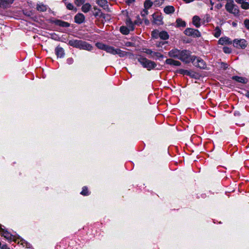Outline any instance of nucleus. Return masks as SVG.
<instances>
[{
	"instance_id": "1",
	"label": "nucleus",
	"mask_w": 249,
	"mask_h": 249,
	"mask_svg": "<svg viewBox=\"0 0 249 249\" xmlns=\"http://www.w3.org/2000/svg\"><path fill=\"white\" fill-rule=\"evenodd\" d=\"M68 44L73 47L89 51L92 50L93 48L90 44L82 40L71 39L69 40Z\"/></svg>"
},
{
	"instance_id": "2",
	"label": "nucleus",
	"mask_w": 249,
	"mask_h": 249,
	"mask_svg": "<svg viewBox=\"0 0 249 249\" xmlns=\"http://www.w3.org/2000/svg\"><path fill=\"white\" fill-rule=\"evenodd\" d=\"M138 60L143 68L147 69L148 71L154 69L157 66L155 62L150 60L142 55L139 56Z\"/></svg>"
},
{
	"instance_id": "3",
	"label": "nucleus",
	"mask_w": 249,
	"mask_h": 249,
	"mask_svg": "<svg viewBox=\"0 0 249 249\" xmlns=\"http://www.w3.org/2000/svg\"><path fill=\"white\" fill-rule=\"evenodd\" d=\"M225 8L226 10L230 13L233 14L235 16L239 15V10L237 5H236L232 0L228 1L226 5Z\"/></svg>"
},
{
	"instance_id": "4",
	"label": "nucleus",
	"mask_w": 249,
	"mask_h": 249,
	"mask_svg": "<svg viewBox=\"0 0 249 249\" xmlns=\"http://www.w3.org/2000/svg\"><path fill=\"white\" fill-rule=\"evenodd\" d=\"M191 59L192 63L195 67L203 69L206 68V63L202 58L193 55Z\"/></svg>"
},
{
	"instance_id": "5",
	"label": "nucleus",
	"mask_w": 249,
	"mask_h": 249,
	"mask_svg": "<svg viewBox=\"0 0 249 249\" xmlns=\"http://www.w3.org/2000/svg\"><path fill=\"white\" fill-rule=\"evenodd\" d=\"M189 51L186 50H180L179 59L185 62V63H189L191 61V57Z\"/></svg>"
},
{
	"instance_id": "6",
	"label": "nucleus",
	"mask_w": 249,
	"mask_h": 249,
	"mask_svg": "<svg viewBox=\"0 0 249 249\" xmlns=\"http://www.w3.org/2000/svg\"><path fill=\"white\" fill-rule=\"evenodd\" d=\"M248 43L244 39H235L233 41V45L234 47L238 49H245L247 46Z\"/></svg>"
},
{
	"instance_id": "7",
	"label": "nucleus",
	"mask_w": 249,
	"mask_h": 249,
	"mask_svg": "<svg viewBox=\"0 0 249 249\" xmlns=\"http://www.w3.org/2000/svg\"><path fill=\"white\" fill-rule=\"evenodd\" d=\"M184 33L188 36H191L194 37H199L201 36L200 33L198 30L188 28L185 30Z\"/></svg>"
},
{
	"instance_id": "8",
	"label": "nucleus",
	"mask_w": 249,
	"mask_h": 249,
	"mask_svg": "<svg viewBox=\"0 0 249 249\" xmlns=\"http://www.w3.org/2000/svg\"><path fill=\"white\" fill-rule=\"evenodd\" d=\"M0 232L1 235L4 236L7 240L15 242L16 237L12 235L7 231L2 229L1 225H0Z\"/></svg>"
},
{
	"instance_id": "9",
	"label": "nucleus",
	"mask_w": 249,
	"mask_h": 249,
	"mask_svg": "<svg viewBox=\"0 0 249 249\" xmlns=\"http://www.w3.org/2000/svg\"><path fill=\"white\" fill-rule=\"evenodd\" d=\"M180 50L175 48L168 52V56L170 57H174L179 59Z\"/></svg>"
},
{
	"instance_id": "10",
	"label": "nucleus",
	"mask_w": 249,
	"mask_h": 249,
	"mask_svg": "<svg viewBox=\"0 0 249 249\" xmlns=\"http://www.w3.org/2000/svg\"><path fill=\"white\" fill-rule=\"evenodd\" d=\"M85 17L82 13H78L74 17V21L78 24H81L85 21Z\"/></svg>"
},
{
	"instance_id": "11",
	"label": "nucleus",
	"mask_w": 249,
	"mask_h": 249,
	"mask_svg": "<svg viewBox=\"0 0 249 249\" xmlns=\"http://www.w3.org/2000/svg\"><path fill=\"white\" fill-rule=\"evenodd\" d=\"M96 3L108 12L110 11L107 0H97Z\"/></svg>"
},
{
	"instance_id": "12",
	"label": "nucleus",
	"mask_w": 249,
	"mask_h": 249,
	"mask_svg": "<svg viewBox=\"0 0 249 249\" xmlns=\"http://www.w3.org/2000/svg\"><path fill=\"white\" fill-rule=\"evenodd\" d=\"M15 242L18 244H20L23 247H25L27 248H30L31 247V244L30 243L19 237H16Z\"/></svg>"
},
{
	"instance_id": "13",
	"label": "nucleus",
	"mask_w": 249,
	"mask_h": 249,
	"mask_svg": "<svg viewBox=\"0 0 249 249\" xmlns=\"http://www.w3.org/2000/svg\"><path fill=\"white\" fill-rule=\"evenodd\" d=\"M153 18V23L157 25L162 24V18L158 14H153L152 15Z\"/></svg>"
},
{
	"instance_id": "14",
	"label": "nucleus",
	"mask_w": 249,
	"mask_h": 249,
	"mask_svg": "<svg viewBox=\"0 0 249 249\" xmlns=\"http://www.w3.org/2000/svg\"><path fill=\"white\" fill-rule=\"evenodd\" d=\"M55 54L57 57L62 58L64 56L65 52L63 48L59 46L56 47L55 49Z\"/></svg>"
},
{
	"instance_id": "15",
	"label": "nucleus",
	"mask_w": 249,
	"mask_h": 249,
	"mask_svg": "<svg viewBox=\"0 0 249 249\" xmlns=\"http://www.w3.org/2000/svg\"><path fill=\"white\" fill-rule=\"evenodd\" d=\"M231 79L232 80H235V81H236L237 82L242 83V84H246L248 81V80L247 78H246L245 77H243L238 76H233L231 77Z\"/></svg>"
},
{
	"instance_id": "16",
	"label": "nucleus",
	"mask_w": 249,
	"mask_h": 249,
	"mask_svg": "<svg viewBox=\"0 0 249 249\" xmlns=\"http://www.w3.org/2000/svg\"><path fill=\"white\" fill-rule=\"evenodd\" d=\"M15 0H0V7L6 8L13 3Z\"/></svg>"
},
{
	"instance_id": "17",
	"label": "nucleus",
	"mask_w": 249,
	"mask_h": 249,
	"mask_svg": "<svg viewBox=\"0 0 249 249\" xmlns=\"http://www.w3.org/2000/svg\"><path fill=\"white\" fill-rule=\"evenodd\" d=\"M165 63L170 65L179 66L181 65V63L178 60H175L171 58L167 59L165 61Z\"/></svg>"
},
{
	"instance_id": "18",
	"label": "nucleus",
	"mask_w": 249,
	"mask_h": 249,
	"mask_svg": "<svg viewBox=\"0 0 249 249\" xmlns=\"http://www.w3.org/2000/svg\"><path fill=\"white\" fill-rule=\"evenodd\" d=\"M48 8V6L43 3L37 4L36 7V10L40 12H46Z\"/></svg>"
},
{
	"instance_id": "19",
	"label": "nucleus",
	"mask_w": 249,
	"mask_h": 249,
	"mask_svg": "<svg viewBox=\"0 0 249 249\" xmlns=\"http://www.w3.org/2000/svg\"><path fill=\"white\" fill-rule=\"evenodd\" d=\"M218 43L221 45L229 44L231 43L230 38L227 37H221L218 40Z\"/></svg>"
},
{
	"instance_id": "20",
	"label": "nucleus",
	"mask_w": 249,
	"mask_h": 249,
	"mask_svg": "<svg viewBox=\"0 0 249 249\" xmlns=\"http://www.w3.org/2000/svg\"><path fill=\"white\" fill-rule=\"evenodd\" d=\"M192 22L196 28H199L200 26V18L197 16H195L193 18Z\"/></svg>"
},
{
	"instance_id": "21",
	"label": "nucleus",
	"mask_w": 249,
	"mask_h": 249,
	"mask_svg": "<svg viewBox=\"0 0 249 249\" xmlns=\"http://www.w3.org/2000/svg\"><path fill=\"white\" fill-rule=\"evenodd\" d=\"M55 23L58 26L63 27H69L70 26V24L69 23L61 20H56L55 21Z\"/></svg>"
},
{
	"instance_id": "22",
	"label": "nucleus",
	"mask_w": 249,
	"mask_h": 249,
	"mask_svg": "<svg viewBox=\"0 0 249 249\" xmlns=\"http://www.w3.org/2000/svg\"><path fill=\"white\" fill-rule=\"evenodd\" d=\"M116 54H118L120 57H124L128 55H132L131 53L122 51L120 49H117L116 51Z\"/></svg>"
},
{
	"instance_id": "23",
	"label": "nucleus",
	"mask_w": 249,
	"mask_h": 249,
	"mask_svg": "<svg viewBox=\"0 0 249 249\" xmlns=\"http://www.w3.org/2000/svg\"><path fill=\"white\" fill-rule=\"evenodd\" d=\"M126 24L127 27L130 30L133 31L134 30V22L133 23L130 18H128L126 20Z\"/></svg>"
},
{
	"instance_id": "24",
	"label": "nucleus",
	"mask_w": 249,
	"mask_h": 249,
	"mask_svg": "<svg viewBox=\"0 0 249 249\" xmlns=\"http://www.w3.org/2000/svg\"><path fill=\"white\" fill-rule=\"evenodd\" d=\"M164 12L167 14H172L175 12V8L173 6H167L164 9Z\"/></svg>"
},
{
	"instance_id": "25",
	"label": "nucleus",
	"mask_w": 249,
	"mask_h": 249,
	"mask_svg": "<svg viewBox=\"0 0 249 249\" xmlns=\"http://www.w3.org/2000/svg\"><path fill=\"white\" fill-rule=\"evenodd\" d=\"M91 7V5L89 3L84 4L81 8L82 11L84 13H87L90 10Z\"/></svg>"
},
{
	"instance_id": "26",
	"label": "nucleus",
	"mask_w": 249,
	"mask_h": 249,
	"mask_svg": "<svg viewBox=\"0 0 249 249\" xmlns=\"http://www.w3.org/2000/svg\"><path fill=\"white\" fill-rule=\"evenodd\" d=\"M117 49H115L114 47L112 46L107 45V47L106 48V51L107 53L115 55L116 54Z\"/></svg>"
},
{
	"instance_id": "27",
	"label": "nucleus",
	"mask_w": 249,
	"mask_h": 249,
	"mask_svg": "<svg viewBox=\"0 0 249 249\" xmlns=\"http://www.w3.org/2000/svg\"><path fill=\"white\" fill-rule=\"evenodd\" d=\"M159 36H160V37L163 40H166L169 38V35L166 31H161L160 32V33L159 34Z\"/></svg>"
},
{
	"instance_id": "28",
	"label": "nucleus",
	"mask_w": 249,
	"mask_h": 249,
	"mask_svg": "<svg viewBox=\"0 0 249 249\" xmlns=\"http://www.w3.org/2000/svg\"><path fill=\"white\" fill-rule=\"evenodd\" d=\"M178 72L180 74L189 75L192 77L194 76V74H192L193 72L192 71H189L188 70L180 69L178 71Z\"/></svg>"
},
{
	"instance_id": "29",
	"label": "nucleus",
	"mask_w": 249,
	"mask_h": 249,
	"mask_svg": "<svg viewBox=\"0 0 249 249\" xmlns=\"http://www.w3.org/2000/svg\"><path fill=\"white\" fill-rule=\"evenodd\" d=\"M94 11L93 12V15L95 17H101L102 13L101 12V10L97 8L96 7H93Z\"/></svg>"
},
{
	"instance_id": "30",
	"label": "nucleus",
	"mask_w": 249,
	"mask_h": 249,
	"mask_svg": "<svg viewBox=\"0 0 249 249\" xmlns=\"http://www.w3.org/2000/svg\"><path fill=\"white\" fill-rule=\"evenodd\" d=\"M130 30L125 26H121L120 27V32L124 35H127L129 34Z\"/></svg>"
},
{
	"instance_id": "31",
	"label": "nucleus",
	"mask_w": 249,
	"mask_h": 249,
	"mask_svg": "<svg viewBox=\"0 0 249 249\" xmlns=\"http://www.w3.org/2000/svg\"><path fill=\"white\" fill-rule=\"evenodd\" d=\"M142 52L148 55L151 56V57L153 58V54H154L155 52H153L152 50L144 48L142 49Z\"/></svg>"
},
{
	"instance_id": "32",
	"label": "nucleus",
	"mask_w": 249,
	"mask_h": 249,
	"mask_svg": "<svg viewBox=\"0 0 249 249\" xmlns=\"http://www.w3.org/2000/svg\"><path fill=\"white\" fill-rule=\"evenodd\" d=\"M80 194L84 196H87L90 194L88 190V188L87 186H84L82 188V191L81 192Z\"/></svg>"
},
{
	"instance_id": "33",
	"label": "nucleus",
	"mask_w": 249,
	"mask_h": 249,
	"mask_svg": "<svg viewBox=\"0 0 249 249\" xmlns=\"http://www.w3.org/2000/svg\"><path fill=\"white\" fill-rule=\"evenodd\" d=\"M176 22H177V26L178 27H185L186 26V23L184 21H183L180 18H178L176 20Z\"/></svg>"
},
{
	"instance_id": "34",
	"label": "nucleus",
	"mask_w": 249,
	"mask_h": 249,
	"mask_svg": "<svg viewBox=\"0 0 249 249\" xmlns=\"http://www.w3.org/2000/svg\"><path fill=\"white\" fill-rule=\"evenodd\" d=\"M153 5V2L150 0H146L144 3L145 9H147L150 8Z\"/></svg>"
},
{
	"instance_id": "35",
	"label": "nucleus",
	"mask_w": 249,
	"mask_h": 249,
	"mask_svg": "<svg viewBox=\"0 0 249 249\" xmlns=\"http://www.w3.org/2000/svg\"><path fill=\"white\" fill-rule=\"evenodd\" d=\"M96 46L97 47L101 50L106 51V48L107 47V45H106L104 44L101 43H97Z\"/></svg>"
},
{
	"instance_id": "36",
	"label": "nucleus",
	"mask_w": 249,
	"mask_h": 249,
	"mask_svg": "<svg viewBox=\"0 0 249 249\" xmlns=\"http://www.w3.org/2000/svg\"><path fill=\"white\" fill-rule=\"evenodd\" d=\"M160 33V32H159V31L157 30H154L152 32V36L153 38H158V37H160V36H159V34Z\"/></svg>"
},
{
	"instance_id": "37",
	"label": "nucleus",
	"mask_w": 249,
	"mask_h": 249,
	"mask_svg": "<svg viewBox=\"0 0 249 249\" xmlns=\"http://www.w3.org/2000/svg\"><path fill=\"white\" fill-rule=\"evenodd\" d=\"M221 34V30L219 27H216L215 29V32L214 34V36L216 37H218L220 36Z\"/></svg>"
},
{
	"instance_id": "38",
	"label": "nucleus",
	"mask_w": 249,
	"mask_h": 249,
	"mask_svg": "<svg viewBox=\"0 0 249 249\" xmlns=\"http://www.w3.org/2000/svg\"><path fill=\"white\" fill-rule=\"evenodd\" d=\"M66 7L69 10H74L75 11L77 10V9L74 8L73 4L71 3H67Z\"/></svg>"
},
{
	"instance_id": "39",
	"label": "nucleus",
	"mask_w": 249,
	"mask_h": 249,
	"mask_svg": "<svg viewBox=\"0 0 249 249\" xmlns=\"http://www.w3.org/2000/svg\"><path fill=\"white\" fill-rule=\"evenodd\" d=\"M241 7L244 9H249V3L244 1L241 4Z\"/></svg>"
},
{
	"instance_id": "40",
	"label": "nucleus",
	"mask_w": 249,
	"mask_h": 249,
	"mask_svg": "<svg viewBox=\"0 0 249 249\" xmlns=\"http://www.w3.org/2000/svg\"><path fill=\"white\" fill-rule=\"evenodd\" d=\"M85 1V0H75L74 2L77 6H79L81 4H83Z\"/></svg>"
},
{
	"instance_id": "41",
	"label": "nucleus",
	"mask_w": 249,
	"mask_h": 249,
	"mask_svg": "<svg viewBox=\"0 0 249 249\" xmlns=\"http://www.w3.org/2000/svg\"><path fill=\"white\" fill-rule=\"evenodd\" d=\"M134 22V24H135V25H140V24H142V20H141V18H139V16H138V17H137V20H135Z\"/></svg>"
},
{
	"instance_id": "42",
	"label": "nucleus",
	"mask_w": 249,
	"mask_h": 249,
	"mask_svg": "<svg viewBox=\"0 0 249 249\" xmlns=\"http://www.w3.org/2000/svg\"><path fill=\"white\" fill-rule=\"evenodd\" d=\"M244 24L245 25V27L249 30V19H246L244 21Z\"/></svg>"
},
{
	"instance_id": "43",
	"label": "nucleus",
	"mask_w": 249,
	"mask_h": 249,
	"mask_svg": "<svg viewBox=\"0 0 249 249\" xmlns=\"http://www.w3.org/2000/svg\"><path fill=\"white\" fill-rule=\"evenodd\" d=\"M154 56H156L158 58H163V55L162 54H161L160 53L155 52L154 54H153V57Z\"/></svg>"
},
{
	"instance_id": "44",
	"label": "nucleus",
	"mask_w": 249,
	"mask_h": 249,
	"mask_svg": "<svg viewBox=\"0 0 249 249\" xmlns=\"http://www.w3.org/2000/svg\"><path fill=\"white\" fill-rule=\"evenodd\" d=\"M148 11L147 9H144L141 12V16L143 17H145L148 15Z\"/></svg>"
},
{
	"instance_id": "45",
	"label": "nucleus",
	"mask_w": 249,
	"mask_h": 249,
	"mask_svg": "<svg viewBox=\"0 0 249 249\" xmlns=\"http://www.w3.org/2000/svg\"><path fill=\"white\" fill-rule=\"evenodd\" d=\"M223 50L224 52L226 53H231V50L227 47H223Z\"/></svg>"
},
{
	"instance_id": "46",
	"label": "nucleus",
	"mask_w": 249,
	"mask_h": 249,
	"mask_svg": "<svg viewBox=\"0 0 249 249\" xmlns=\"http://www.w3.org/2000/svg\"><path fill=\"white\" fill-rule=\"evenodd\" d=\"M125 46L126 47H133L134 46V43L130 42H126L124 44Z\"/></svg>"
},
{
	"instance_id": "47",
	"label": "nucleus",
	"mask_w": 249,
	"mask_h": 249,
	"mask_svg": "<svg viewBox=\"0 0 249 249\" xmlns=\"http://www.w3.org/2000/svg\"><path fill=\"white\" fill-rule=\"evenodd\" d=\"M67 62L68 64L69 65H71V64H72L73 62V59L72 58H68L67 59Z\"/></svg>"
},
{
	"instance_id": "48",
	"label": "nucleus",
	"mask_w": 249,
	"mask_h": 249,
	"mask_svg": "<svg viewBox=\"0 0 249 249\" xmlns=\"http://www.w3.org/2000/svg\"><path fill=\"white\" fill-rule=\"evenodd\" d=\"M165 43H166V42H160L156 44V46L158 47H161L162 45L165 44Z\"/></svg>"
},
{
	"instance_id": "49",
	"label": "nucleus",
	"mask_w": 249,
	"mask_h": 249,
	"mask_svg": "<svg viewBox=\"0 0 249 249\" xmlns=\"http://www.w3.org/2000/svg\"><path fill=\"white\" fill-rule=\"evenodd\" d=\"M235 1L238 3L242 4L246 0H235Z\"/></svg>"
},
{
	"instance_id": "50",
	"label": "nucleus",
	"mask_w": 249,
	"mask_h": 249,
	"mask_svg": "<svg viewBox=\"0 0 249 249\" xmlns=\"http://www.w3.org/2000/svg\"><path fill=\"white\" fill-rule=\"evenodd\" d=\"M144 23L146 24V25H148L149 24V21L148 19L147 18H145L144 19Z\"/></svg>"
},
{
	"instance_id": "51",
	"label": "nucleus",
	"mask_w": 249,
	"mask_h": 249,
	"mask_svg": "<svg viewBox=\"0 0 249 249\" xmlns=\"http://www.w3.org/2000/svg\"><path fill=\"white\" fill-rule=\"evenodd\" d=\"M1 249H10L7 245H3L1 247Z\"/></svg>"
},
{
	"instance_id": "52",
	"label": "nucleus",
	"mask_w": 249,
	"mask_h": 249,
	"mask_svg": "<svg viewBox=\"0 0 249 249\" xmlns=\"http://www.w3.org/2000/svg\"><path fill=\"white\" fill-rule=\"evenodd\" d=\"M184 1H185L186 3H189L190 2H192L194 1V0H183Z\"/></svg>"
},
{
	"instance_id": "53",
	"label": "nucleus",
	"mask_w": 249,
	"mask_h": 249,
	"mask_svg": "<svg viewBox=\"0 0 249 249\" xmlns=\"http://www.w3.org/2000/svg\"><path fill=\"white\" fill-rule=\"evenodd\" d=\"M246 96L249 98V91H247L246 93Z\"/></svg>"
},
{
	"instance_id": "54",
	"label": "nucleus",
	"mask_w": 249,
	"mask_h": 249,
	"mask_svg": "<svg viewBox=\"0 0 249 249\" xmlns=\"http://www.w3.org/2000/svg\"><path fill=\"white\" fill-rule=\"evenodd\" d=\"M217 8H221V7H222V5H221V4H220V5H217Z\"/></svg>"
},
{
	"instance_id": "55",
	"label": "nucleus",
	"mask_w": 249,
	"mask_h": 249,
	"mask_svg": "<svg viewBox=\"0 0 249 249\" xmlns=\"http://www.w3.org/2000/svg\"><path fill=\"white\" fill-rule=\"evenodd\" d=\"M134 1V0H128V2H132Z\"/></svg>"
},
{
	"instance_id": "56",
	"label": "nucleus",
	"mask_w": 249,
	"mask_h": 249,
	"mask_svg": "<svg viewBox=\"0 0 249 249\" xmlns=\"http://www.w3.org/2000/svg\"><path fill=\"white\" fill-rule=\"evenodd\" d=\"M233 25H236V24H235V23H233Z\"/></svg>"
}]
</instances>
